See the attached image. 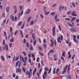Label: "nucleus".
<instances>
[{
    "mask_svg": "<svg viewBox=\"0 0 79 79\" xmlns=\"http://www.w3.org/2000/svg\"><path fill=\"white\" fill-rule=\"evenodd\" d=\"M47 71H44V74L43 75V79H45V77H47Z\"/></svg>",
    "mask_w": 79,
    "mask_h": 79,
    "instance_id": "f257e3e1",
    "label": "nucleus"
},
{
    "mask_svg": "<svg viewBox=\"0 0 79 79\" xmlns=\"http://www.w3.org/2000/svg\"><path fill=\"white\" fill-rule=\"evenodd\" d=\"M55 27H54L52 28L53 35V36H55Z\"/></svg>",
    "mask_w": 79,
    "mask_h": 79,
    "instance_id": "f03ea898",
    "label": "nucleus"
},
{
    "mask_svg": "<svg viewBox=\"0 0 79 79\" xmlns=\"http://www.w3.org/2000/svg\"><path fill=\"white\" fill-rule=\"evenodd\" d=\"M73 39L74 42L76 43H78V41L77 40H76V36L75 35H73Z\"/></svg>",
    "mask_w": 79,
    "mask_h": 79,
    "instance_id": "7ed1b4c3",
    "label": "nucleus"
},
{
    "mask_svg": "<svg viewBox=\"0 0 79 79\" xmlns=\"http://www.w3.org/2000/svg\"><path fill=\"white\" fill-rule=\"evenodd\" d=\"M26 75H29V76L28 77L29 78H31V74L30 73V71L28 72V71H27L26 72Z\"/></svg>",
    "mask_w": 79,
    "mask_h": 79,
    "instance_id": "20e7f679",
    "label": "nucleus"
},
{
    "mask_svg": "<svg viewBox=\"0 0 79 79\" xmlns=\"http://www.w3.org/2000/svg\"><path fill=\"white\" fill-rule=\"evenodd\" d=\"M71 15L73 16H77V15L76 14V11H73L71 14Z\"/></svg>",
    "mask_w": 79,
    "mask_h": 79,
    "instance_id": "39448f33",
    "label": "nucleus"
},
{
    "mask_svg": "<svg viewBox=\"0 0 79 79\" xmlns=\"http://www.w3.org/2000/svg\"><path fill=\"white\" fill-rule=\"evenodd\" d=\"M21 71H22V70L19 68L16 69V73H21Z\"/></svg>",
    "mask_w": 79,
    "mask_h": 79,
    "instance_id": "423d86ee",
    "label": "nucleus"
},
{
    "mask_svg": "<svg viewBox=\"0 0 79 79\" xmlns=\"http://www.w3.org/2000/svg\"><path fill=\"white\" fill-rule=\"evenodd\" d=\"M57 15H55V19L56 21V22L59 21H60V19H57Z\"/></svg>",
    "mask_w": 79,
    "mask_h": 79,
    "instance_id": "0eeeda50",
    "label": "nucleus"
},
{
    "mask_svg": "<svg viewBox=\"0 0 79 79\" xmlns=\"http://www.w3.org/2000/svg\"><path fill=\"white\" fill-rule=\"evenodd\" d=\"M71 30L72 31H73V32H76V29L73 27L71 28Z\"/></svg>",
    "mask_w": 79,
    "mask_h": 79,
    "instance_id": "6e6552de",
    "label": "nucleus"
},
{
    "mask_svg": "<svg viewBox=\"0 0 79 79\" xmlns=\"http://www.w3.org/2000/svg\"><path fill=\"white\" fill-rule=\"evenodd\" d=\"M5 48L6 51H8V45L6 44L5 45Z\"/></svg>",
    "mask_w": 79,
    "mask_h": 79,
    "instance_id": "1a4fd4ad",
    "label": "nucleus"
},
{
    "mask_svg": "<svg viewBox=\"0 0 79 79\" xmlns=\"http://www.w3.org/2000/svg\"><path fill=\"white\" fill-rule=\"evenodd\" d=\"M6 19H4V20L3 22V23H2V26H4V25H5V23H6Z\"/></svg>",
    "mask_w": 79,
    "mask_h": 79,
    "instance_id": "9d476101",
    "label": "nucleus"
},
{
    "mask_svg": "<svg viewBox=\"0 0 79 79\" xmlns=\"http://www.w3.org/2000/svg\"><path fill=\"white\" fill-rule=\"evenodd\" d=\"M24 24H25V22H24L21 26V29H23L24 28Z\"/></svg>",
    "mask_w": 79,
    "mask_h": 79,
    "instance_id": "9b49d317",
    "label": "nucleus"
},
{
    "mask_svg": "<svg viewBox=\"0 0 79 79\" xmlns=\"http://www.w3.org/2000/svg\"><path fill=\"white\" fill-rule=\"evenodd\" d=\"M61 56H63V57H64L65 56V52H64V51H63Z\"/></svg>",
    "mask_w": 79,
    "mask_h": 79,
    "instance_id": "f8f14e48",
    "label": "nucleus"
},
{
    "mask_svg": "<svg viewBox=\"0 0 79 79\" xmlns=\"http://www.w3.org/2000/svg\"><path fill=\"white\" fill-rule=\"evenodd\" d=\"M20 32L22 38H23V37H24V36H23V32H22V31L21 30H20Z\"/></svg>",
    "mask_w": 79,
    "mask_h": 79,
    "instance_id": "ddd939ff",
    "label": "nucleus"
},
{
    "mask_svg": "<svg viewBox=\"0 0 79 79\" xmlns=\"http://www.w3.org/2000/svg\"><path fill=\"white\" fill-rule=\"evenodd\" d=\"M10 18L11 19L12 21H14V19H15V17H14V16L11 15L10 16Z\"/></svg>",
    "mask_w": 79,
    "mask_h": 79,
    "instance_id": "4468645a",
    "label": "nucleus"
},
{
    "mask_svg": "<svg viewBox=\"0 0 79 79\" xmlns=\"http://www.w3.org/2000/svg\"><path fill=\"white\" fill-rule=\"evenodd\" d=\"M9 9H10V7H9V6L7 7L6 9V12H8V11H9Z\"/></svg>",
    "mask_w": 79,
    "mask_h": 79,
    "instance_id": "2eb2a0df",
    "label": "nucleus"
},
{
    "mask_svg": "<svg viewBox=\"0 0 79 79\" xmlns=\"http://www.w3.org/2000/svg\"><path fill=\"white\" fill-rule=\"evenodd\" d=\"M22 24V21H20L18 24V26H20Z\"/></svg>",
    "mask_w": 79,
    "mask_h": 79,
    "instance_id": "dca6fc26",
    "label": "nucleus"
},
{
    "mask_svg": "<svg viewBox=\"0 0 79 79\" xmlns=\"http://www.w3.org/2000/svg\"><path fill=\"white\" fill-rule=\"evenodd\" d=\"M36 68H35V70H34L33 71V76L34 75V74H35V73L36 72Z\"/></svg>",
    "mask_w": 79,
    "mask_h": 79,
    "instance_id": "f3484780",
    "label": "nucleus"
},
{
    "mask_svg": "<svg viewBox=\"0 0 79 79\" xmlns=\"http://www.w3.org/2000/svg\"><path fill=\"white\" fill-rule=\"evenodd\" d=\"M36 68H35V70H34L33 71V76L34 75V74H35V73L36 72Z\"/></svg>",
    "mask_w": 79,
    "mask_h": 79,
    "instance_id": "a211bd4d",
    "label": "nucleus"
},
{
    "mask_svg": "<svg viewBox=\"0 0 79 79\" xmlns=\"http://www.w3.org/2000/svg\"><path fill=\"white\" fill-rule=\"evenodd\" d=\"M36 68H35V70H34L33 71V76L34 75V74H35V73L36 72Z\"/></svg>",
    "mask_w": 79,
    "mask_h": 79,
    "instance_id": "6ab92c4d",
    "label": "nucleus"
},
{
    "mask_svg": "<svg viewBox=\"0 0 79 79\" xmlns=\"http://www.w3.org/2000/svg\"><path fill=\"white\" fill-rule=\"evenodd\" d=\"M36 68H35V70H34L33 71V76L34 75V74H35V73L36 72Z\"/></svg>",
    "mask_w": 79,
    "mask_h": 79,
    "instance_id": "aec40b11",
    "label": "nucleus"
},
{
    "mask_svg": "<svg viewBox=\"0 0 79 79\" xmlns=\"http://www.w3.org/2000/svg\"><path fill=\"white\" fill-rule=\"evenodd\" d=\"M10 42H14V38L12 37L10 41Z\"/></svg>",
    "mask_w": 79,
    "mask_h": 79,
    "instance_id": "412c9836",
    "label": "nucleus"
},
{
    "mask_svg": "<svg viewBox=\"0 0 79 79\" xmlns=\"http://www.w3.org/2000/svg\"><path fill=\"white\" fill-rule=\"evenodd\" d=\"M30 50H33V47H32V44H31L30 45Z\"/></svg>",
    "mask_w": 79,
    "mask_h": 79,
    "instance_id": "4be33fe9",
    "label": "nucleus"
},
{
    "mask_svg": "<svg viewBox=\"0 0 79 79\" xmlns=\"http://www.w3.org/2000/svg\"><path fill=\"white\" fill-rule=\"evenodd\" d=\"M60 70V69L59 68H57L56 70V74H57V76H58L59 75V74L58 73V71Z\"/></svg>",
    "mask_w": 79,
    "mask_h": 79,
    "instance_id": "5701e85b",
    "label": "nucleus"
},
{
    "mask_svg": "<svg viewBox=\"0 0 79 79\" xmlns=\"http://www.w3.org/2000/svg\"><path fill=\"white\" fill-rule=\"evenodd\" d=\"M1 58L2 59V60L3 61H5V58H4V57L3 56H1Z\"/></svg>",
    "mask_w": 79,
    "mask_h": 79,
    "instance_id": "b1692460",
    "label": "nucleus"
},
{
    "mask_svg": "<svg viewBox=\"0 0 79 79\" xmlns=\"http://www.w3.org/2000/svg\"><path fill=\"white\" fill-rule=\"evenodd\" d=\"M53 44H54V41H53L52 43H51L50 44L51 47H52L53 46Z\"/></svg>",
    "mask_w": 79,
    "mask_h": 79,
    "instance_id": "393cba45",
    "label": "nucleus"
},
{
    "mask_svg": "<svg viewBox=\"0 0 79 79\" xmlns=\"http://www.w3.org/2000/svg\"><path fill=\"white\" fill-rule=\"evenodd\" d=\"M32 37H33V40H35V36L34 35V34L33 33L32 35Z\"/></svg>",
    "mask_w": 79,
    "mask_h": 79,
    "instance_id": "a878e982",
    "label": "nucleus"
},
{
    "mask_svg": "<svg viewBox=\"0 0 79 79\" xmlns=\"http://www.w3.org/2000/svg\"><path fill=\"white\" fill-rule=\"evenodd\" d=\"M44 70L45 71H49V69H48L47 67H45L44 68Z\"/></svg>",
    "mask_w": 79,
    "mask_h": 79,
    "instance_id": "bb28decb",
    "label": "nucleus"
},
{
    "mask_svg": "<svg viewBox=\"0 0 79 79\" xmlns=\"http://www.w3.org/2000/svg\"><path fill=\"white\" fill-rule=\"evenodd\" d=\"M67 25H68L69 26H70V27H73V25H72L71 24L68 23H67Z\"/></svg>",
    "mask_w": 79,
    "mask_h": 79,
    "instance_id": "cd10ccee",
    "label": "nucleus"
},
{
    "mask_svg": "<svg viewBox=\"0 0 79 79\" xmlns=\"http://www.w3.org/2000/svg\"><path fill=\"white\" fill-rule=\"evenodd\" d=\"M76 19V17H73L71 20V21H74Z\"/></svg>",
    "mask_w": 79,
    "mask_h": 79,
    "instance_id": "c85d7f7f",
    "label": "nucleus"
},
{
    "mask_svg": "<svg viewBox=\"0 0 79 79\" xmlns=\"http://www.w3.org/2000/svg\"><path fill=\"white\" fill-rule=\"evenodd\" d=\"M19 8H20V10L21 11V10H23V6H22L20 5L19 6Z\"/></svg>",
    "mask_w": 79,
    "mask_h": 79,
    "instance_id": "c756f323",
    "label": "nucleus"
},
{
    "mask_svg": "<svg viewBox=\"0 0 79 79\" xmlns=\"http://www.w3.org/2000/svg\"><path fill=\"white\" fill-rule=\"evenodd\" d=\"M30 11H31V10L29 9H28L27 11V14L28 15L30 13Z\"/></svg>",
    "mask_w": 79,
    "mask_h": 79,
    "instance_id": "7c9ffc66",
    "label": "nucleus"
},
{
    "mask_svg": "<svg viewBox=\"0 0 79 79\" xmlns=\"http://www.w3.org/2000/svg\"><path fill=\"white\" fill-rule=\"evenodd\" d=\"M55 15V12H52L51 13V15L52 16H54Z\"/></svg>",
    "mask_w": 79,
    "mask_h": 79,
    "instance_id": "2f4dec72",
    "label": "nucleus"
},
{
    "mask_svg": "<svg viewBox=\"0 0 79 79\" xmlns=\"http://www.w3.org/2000/svg\"><path fill=\"white\" fill-rule=\"evenodd\" d=\"M54 52V51L53 50V49H51L49 51V53H53V52Z\"/></svg>",
    "mask_w": 79,
    "mask_h": 79,
    "instance_id": "473e14b6",
    "label": "nucleus"
},
{
    "mask_svg": "<svg viewBox=\"0 0 79 79\" xmlns=\"http://www.w3.org/2000/svg\"><path fill=\"white\" fill-rule=\"evenodd\" d=\"M54 57L55 61H56V60H57V57H56V55H54Z\"/></svg>",
    "mask_w": 79,
    "mask_h": 79,
    "instance_id": "72a5a7b5",
    "label": "nucleus"
},
{
    "mask_svg": "<svg viewBox=\"0 0 79 79\" xmlns=\"http://www.w3.org/2000/svg\"><path fill=\"white\" fill-rule=\"evenodd\" d=\"M43 46L44 47V48H47V44H43Z\"/></svg>",
    "mask_w": 79,
    "mask_h": 79,
    "instance_id": "f704fd0d",
    "label": "nucleus"
},
{
    "mask_svg": "<svg viewBox=\"0 0 79 79\" xmlns=\"http://www.w3.org/2000/svg\"><path fill=\"white\" fill-rule=\"evenodd\" d=\"M23 13H24V11H23V10H22L21 12V13L19 14V16H22V15H23Z\"/></svg>",
    "mask_w": 79,
    "mask_h": 79,
    "instance_id": "c9c22d12",
    "label": "nucleus"
},
{
    "mask_svg": "<svg viewBox=\"0 0 79 79\" xmlns=\"http://www.w3.org/2000/svg\"><path fill=\"white\" fill-rule=\"evenodd\" d=\"M18 30L16 31H15V32L14 33V35H16V34H18Z\"/></svg>",
    "mask_w": 79,
    "mask_h": 79,
    "instance_id": "e433bc0d",
    "label": "nucleus"
},
{
    "mask_svg": "<svg viewBox=\"0 0 79 79\" xmlns=\"http://www.w3.org/2000/svg\"><path fill=\"white\" fill-rule=\"evenodd\" d=\"M66 78L67 79H70L71 78V76H69L66 77Z\"/></svg>",
    "mask_w": 79,
    "mask_h": 79,
    "instance_id": "4c0bfd02",
    "label": "nucleus"
},
{
    "mask_svg": "<svg viewBox=\"0 0 79 79\" xmlns=\"http://www.w3.org/2000/svg\"><path fill=\"white\" fill-rule=\"evenodd\" d=\"M32 55L31 54H28V58H31V55Z\"/></svg>",
    "mask_w": 79,
    "mask_h": 79,
    "instance_id": "58836bf2",
    "label": "nucleus"
},
{
    "mask_svg": "<svg viewBox=\"0 0 79 79\" xmlns=\"http://www.w3.org/2000/svg\"><path fill=\"white\" fill-rule=\"evenodd\" d=\"M36 40H35L34 42H33V45H35V44H36Z\"/></svg>",
    "mask_w": 79,
    "mask_h": 79,
    "instance_id": "ea45409f",
    "label": "nucleus"
},
{
    "mask_svg": "<svg viewBox=\"0 0 79 79\" xmlns=\"http://www.w3.org/2000/svg\"><path fill=\"white\" fill-rule=\"evenodd\" d=\"M68 46L69 47H71V42H70L68 43Z\"/></svg>",
    "mask_w": 79,
    "mask_h": 79,
    "instance_id": "a19ab883",
    "label": "nucleus"
},
{
    "mask_svg": "<svg viewBox=\"0 0 79 79\" xmlns=\"http://www.w3.org/2000/svg\"><path fill=\"white\" fill-rule=\"evenodd\" d=\"M39 54H40V55H41V56H44V54L42 53L41 52H39Z\"/></svg>",
    "mask_w": 79,
    "mask_h": 79,
    "instance_id": "79ce46f5",
    "label": "nucleus"
},
{
    "mask_svg": "<svg viewBox=\"0 0 79 79\" xmlns=\"http://www.w3.org/2000/svg\"><path fill=\"white\" fill-rule=\"evenodd\" d=\"M31 19V17L30 16L29 18L28 19L27 21L28 22H29V21H30V19Z\"/></svg>",
    "mask_w": 79,
    "mask_h": 79,
    "instance_id": "37998d69",
    "label": "nucleus"
},
{
    "mask_svg": "<svg viewBox=\"0 0 79 79\" xmlns=\"http://www.w3.org/2000/svg\"><path fill=\"white\" fill-rule=\"evenodd\" d=\"M37 76H38V78L40 79V75H39V73H37Z\"/></svg>",
    "mask_w": 79,
    "mask_h": 79,
    "instance_id": "c03bdc74",
    "label": "nucleus"
},
{
    "mask_svg": "<svg viewBox=\"0 0 79 79\" xmlns=\"http://www.w3.org/2000/svg\"><path fill=\"white\" fill-rule=\"evenodd\" d=\"M19 61H18L16 63V67H17L18 66V64L19 63Z\"/></svg>",
    "mask_w": 79,
    "mask_h": 79,
    "instance_id": "a18cd8bd",
    "label": "nucleus"
},
{
    "mask_svg": "<svg viewBox=\"0 0 79 79\" xmlns=\"http://www.w3.org/2000/svg\"><path fill=\"white\" fill-rule=\"evenodd\" d=\"M10 33H11V32H12V31H13V28L11 27H10Z\"/></svg>",
    "mask_w": 79,
    "mask_h": 79,
    "instance_id": "49530a36",
    "label": "nucleus"
},
{
    "mask_svg": "<svg viewBox=\"0 0 79 79\" xmlns=\"http://www.w3.org/2000/svg\"><path fill=\"white\" fill-rule=\"evenodd\" d=\"M26 45L27 47H29V43L27 42Z\"/></svg>",
    "mask_w": 79,
    "mask_h": 79,
    "instance_id": "de8ad7c7",
    "label": "nucleus"
},
{
    "mask_svg": "<svg viewBox=\"0 0 79 79\" xmlns=\"http://www.w3.org/2000/svg\"><path fill=\"white\" fill-rule=\"evenodd\" d=\"M9 46L10 48H11V46H12V43H11L9 44Z\"/></svg>",
    "mask_w": 79,
    "mask_h": 79,
    "instance_id": "09e8293b",
    "label": "nucleus"
},
{
    "mask_svg": "<svg viewBox=\"0 0 79 79\" xmlns=\"http://www.w3.org/2000/svg\"><path fill=\"white\" fill-rule=\"evenodd\" d=\"M5 40H3L2 42V44L3 45H5Z\"/></svg>",
    "mask_w": 79,
    "mask_h": 79,
    "instance_id": "8fccbe9b",
    "label": "nucleus"
},
{
    "mask_svg": "<svg viewBox=\"0 0 79 79\" xmlns=\"http://www.w3.org/2000/svg\"><path fill=\"white\" fill-rule=\"evenodd\" d=\"M23 53L24 56H26V52H25L23 51Z\"/></svg>",
    "mask_w": 79,
    "mask_h": 79,
    "instance_id": "3c124183",
    "label": "nucleus"
},
{
    "mask_svg": "<svg viewBox=\"0 0 79 79\" xmlns=\"http://www.w3.org/2000/svg\"><path fill=\"white\" fill-rule=\"evenodd\" d=\"M63 35H61V37H60V40L61 41H62V40H63Z\"/></svg>",
    "mask_w": 79,
    "mask_h": 79,
    "instance_id": "603ef678",
    "label": "nucleus"
},
{
    "mask_svg": "<svg viewBox=\"0 0 79 79\" xmlns=\"http://www.w3.org/2000/svg\"><path fill=\"white\" fill-rule=\"evenodd\" d=\"M22 69L24 73H25V72H26V69H25V68H24V67L22 68Z\"/></svg>",
    "mask_w": 79,
    "mask_h": 79,
    "instance_id": "864d4df0",
    "label": "nucleus"
},
{
    "mask_svg": "<svg viewBox=\"0 0 79 79\" xmlns=\"http://www.w3.org/2000/svg\"><path fill=\"white\" fill-rule=\"evenodd\" d=\"M60 37H59L57 39L58 42H60Z\"/></svg>",
    "mask_w": 79,
    "mask_h": 79,
    "instance_id": "5fc2aeb1",
    "label": "nucleus"
},
{
    "mask_svg": "<svg viewBox=\"0 0 79 79\" xmlns=\"http://www.w3.org/2000/svg\"><path fill=\"white\" fill-rule=\"evenodd\" d=\"M34 21H32L30 23V24L31 25H32L34 24Z\"/></svg>",
    "mask_w": 79,
    "mask_h": 79,
    "instance_id": "6e6d98bb",
    "label": "nucleus"
},
{
    "mask_svg": "<svg viewBox=\"0 0 79 79\" xmlns=\"http://www.w3.org/2000/svg\"><path fill=\"white\" fill-rule=\"evenodd\" d=\"M19 56L16 58V59L15 60V61H18V60H19Z\"/></svg>",
    "mask_w": 79,
    "mask_h": 79,
    "instance_id": "4d7b16f0",
    "label": "nucleus"
},
{
    "mask_svg": "<svg viewBox=\"0 0 79 79\" xmlns=\"http://www.w3.org/2000/svg\"><path fill=\"white\" fill-rule=\"evenodd\" d=\"M68 65H67L65 67V68L64 69V70H66V68H68Z\"/></svg>",
    "mask_w": 79,
    "mask_h": 79,
    "instance_id": "13d9d810",
    "label": "nucleus"
},
{
    "mask_svg": "<svg viewBox=\"0 0 79 79\" xmlns=\"http://www.w3.org/2000/svg\"><path fill=\"white\" fill-rule=\"evenodd\" d=\"M75 56V54H74L72 57V60H73L74 58V57Z\"/></svg>",
    "mask_w": 79,
    "mask_h": 79,
    "instance_id": "bf43d9fd",
    "label": "nucleus"
},
{
    "mask_svg": "<svg viewBox=\"0 0 79 79\" xmlns=\"http://www.w3.org/2000/svg\"><path fill=\"white\" fill-rule=\"evenodd\" d=\"M66 70H64V71L62 72V74H64V73H66Z\"/></svg>",
    "mask_w": 79,
    "mask_h": 79,
    "instance_id": "052dcab7",
    "label": "nucleus"
},
{
    "mask_svg": "<svg viewBox=\"0 0 79 79\" xmlns=\"http://www.w3.org/2000/svg\"><path fill=\"white\" fill-rule=\"evenodd\" d=\"M56 5V4H54V5H52V7H55Z\"/></svg>",
    "mask_w": 79,
    "mask_h": 79,
    "instance_id": "680f3d73",
    "label": "nucleus"
},
{
    "mask_svg": "<svg viewBox=\"0 0 79 79\" xmlns=\"http://www.w3.org/2000/svg\"><path fill=\"white\" fill-rule=\"evenodd\" d=\"M4 36H5V37L6 35V32L4 31Z\"/></svg>",
    "mask_w": 79,
    "mask_h": 79,
    "instance_id": "e2e57ef3",
    "label": "nucleus"
},
{
    "mask_svg": "<svg viewBox=\"0 0 79 79\" xmlns=\"http://www.w3.org/2000/svg\"><path fill=\"white\" fill-rule=\"evenodd\" d=\"M2 17H3V18H5V13L3 14Z\"/></svg>",
    "mask_w": 79,
    "mask_h": 79,
    "instance_id": "0e129e2a",
    "label": "nucleus"
},
{
    "mask_svg": "<svg viewBox=\"0 0 79 79\" xmlns=\"http://www.w3.org/2000/svg\"><path fill=\"white\" fill-rule=\"evenodd\" d=\"M61 58L62 60H63V61H64V59L63 57V56H61Z\"/></svg>",
    "mask_w": 79,
    "mask_h": 79,
    "instance_id": "69168bd1",
    "label": "nucleus"
},
{
    "mask_svg": "<svg viewBox=\"0 0 79 79\" xmlns=\"http://www.w3.org/2000/svg\"><path fill=\"white\" fill-rule=\"evenodd\" d=\"M42 72V68H41L40 70L39 71V74H40V73Z\"/></svg>",
    "mask_w": 79,
    "mask_h": 79,
    "instance_id": "338daca9",
    "label": "nucleus"
},
{
    "mask_svg": "<svg viewBox=\"0 0 79 79\" xmlns=\"http://www.w3.org/2000/svg\"><path fill=\"white\" fill-rule=\"evenodd\" d=\"M49 13H50V12H47L45 13V15H48Z\"/></svg>",
    "mask_w": 79,
    "mask_h": 79,
    "instance_id": "774afa93",
    "label": "nucleus"
}]
</instances>
